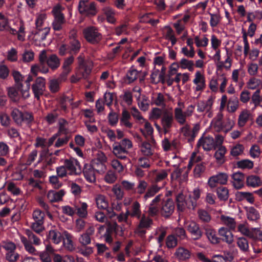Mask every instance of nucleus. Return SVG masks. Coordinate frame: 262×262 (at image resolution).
Masks as SVG:
<instances>
[{"label":"nucleus","mask_w":262,"mask_h":262,"mask_svg":"<svg viewBox=\"0 0 262 262\" xmlns=\"http://www.w3.org/2000/svg\"><path fill=\"white\" fill-rule=\"evenodd\" d=\"M201 191L199 188H195L192 195L189 194L188 199H186V191L181 190L176 193V200L179 211H184L186 209L194 210L197 205V201L200 198Z\"/></svg>","instance_id":"f257e3e1"},{"label":"nucleus","mask_w":262,"mask_h":262,"mask_svg":"<svg viewBox=\"0 0 262 262\" xmlns=\"http://www.w3.org/2000/svg\"><path fill=\"white\" fill-rule=\"evenodd\" d=\"M212 126L217 132L223 131L227 133L234 126L233 120L223 116H217L212 122Z\"/></svg>","instance_id":"f03ea898"},{"label":"nucleus","mask_w":262,"mask_h":262,"mask_svg":"<svg viewBox=\"0 0 262 262\" xmlns=\"http://www.w3.org/2000/svg\"><path fill=\"white\" fill-rule=\"evenodd\" d=\"M2 248L6 252L5 259L9 262H16L19 258L20 255L16 252V245L10 241H3L2 242Z\"/></svg>","instance_id":"7ed1b4c3"},{"label":"nucleus","mask_w":262,"mask_h":262,"mask_svg":"<svg viewBox=\"0 0 262 262\" xmlns=\"http://www.w3.org/2000/svg\"><path fill=\"white\" fill-rule=\"evenodd\" d=\"M83 34L86 40L92 44L98 43L102 38L101 33L93 26L85 28L83 30Z\"/></svg>","instance_id":"20e7f679"},{"label":"nucleus","mask_w":262,"mask_h":262,"mask_svg":"<svg viewBox=\"0 0 262 262\" xmlns=\"http://www.w3.org/2000/svg\"><path fill=\"white\" fill-rule=\"evenodd\" d=\"M79 13L86 16H94L97 13L95 2H90L88 0L80 1L78 5Z\"/></svg>","instance_id":"39448f33"},{"label":"nucleus","mask_w":262,"mask_h":262,"mask_svg":"<svg viewBox=\"0 0 262 262\" xmlns=\"http://www.w3.org/2000/svg\"><path fill=\"white\" fill-rule=\"evenodd\" d=\"M64 167H66L68 174L71 176L78 175L81 172V167L79 161L73 158L66 159L63 162Z\"/></svg>","instance_id":"423d86ee"},{"label":"nucleus","mask_w":262,"mask_h":262,"mask_svg":"<svg viewBox=\"0 0 262 262\" xmlns=\"http://www.w3.org/2000/svg\"><path fill=\"white\" fill-rule=\"evenodd\" d=\"M45 78L39 77L36 79L35 83L32 86L34 97L37 100L39 99L40 96L43 95V92L45 90Z\"/></svg>","instance_id":"0eeeda50"},{"label":"nucleus","mask_w":262,"mask_h":262,"mask_svg":"<svg viewBox=\"0 0 262 262\" xmlns=\"http://www.w3.org/2000/svg\"><path fill=\"white\" fill-rule=\"evenodd\" d=\"M95 232V228L93 226H90L85 232L81 234L78 239L79 243L83 247L89 245L91 243V236Z\"/></svg>","instance_id":"6e6552de"},{"label":"nucleus","mask_w":262,"mask_h":262,"mask_svg":"<svg viewBox=\"0 0 262 262\" xmlns=\"http://www.w3.org/2000/svg\"><path fill=\"white\" fill-rule=\"evenodd\" d=\"M228 180V176L225 173H220L215 176L211 177L208 182V184L211 188L215 187L216 184H225Z\"/></svg>","instance_id":"1a4fd4ad"},{"label":"nucleus","mask_w":262,"mask_h":262,"mask_svg":"<svg viewBox=\"0 0 262 262\" xmlns=\"http://www.w3.org/2000/svg\"><path fill=\"white\" fill-rule=\"evenodd\" d=\"M174 209V204L173 201L168 199L162 203L161 209V215L165 217H168L172 214Z\"/></svg>","instance_id":"9d476101"},{"label":"nucleus","mask_w":262,"mask_h":262,"mask_svg":"<svg viewBox=\"0 0 262 262\" xmlns=\"http://www.w3.org/2000/svg\"><path fill=\"white\" fill-rule=\"evenodd\" d=\"M197 146H202L204 150L209 151L212 148H215V142L213 137L207 136L201 138L197 143Z\"/></svg>","instance_id":"9b49d317"},{"label":"nucleus","mask_w":262,"mask_h":262,"mask_svg":"<svg viewBox=\"0 0 262 262\" xmlns=\"http://www.w3.org/2000/svg\"><path fill=\"white\" fill-rule=\"evenodd\" d=\"M187 230L192 235L194 240H198L202 236L203 233L199 225L194 222H190L188 223Z\"/></svg>","instance_id":"f8f14e48"},{"label":"nucleus","mask_w":262,"mask_h":262,"mask_svg":"<svg viewBox=\"0 0 262 262\" xmlns=\"http://www.w3.org/2000/svg\"><path fill=\"white\" fill-rule=\"evenodd\" d=\"M194 84L196 85L195 91H203L206 88V80L204 76L200 71H196L195 78L193 80Z\"/></svg>","instance_id":"ddd939ff"},{"label":"nucleus","mask_w":262,"mask_h":262,"mask_svg":"<svg viewBox=\"0 0 262 262\" xmlns=\"http://www.w3.org/2000/svg\"><path fill=\"white\" fill-rule=\"evenodd\" d=\"M113 152L118 158L126 160L127 162H129V159L126 156L128 151L124 149L117 143H115L113 145Z\"/></svg>","instance_id":"4468645a"},{"label":"nucleus","mask_w":262,"mask_h":262,"mask_svg":"<svg viewBox=\"0 0 262 262\" xmlns=\"http://www.w3.org/2000/svg\"><path fill=\"white\" fill-rule=\"evenodd\" d=\"M43 23L42 19L40 18H37L35 21L36 30L34 32L35 35H39L41 36L42 40L45 39L47 35L49 33V29L45 27L43 29H40L41 26Z\"/></svg>","instance_id":"2eb2a0df"},{"label":"nucleus","mask_w":262,"mask_h":262,"mask_svg":"<svg viewBox=\"0 0 262 262\" xmlns=\"http://www.w3.org/2000/svg\"><path fill=\"white\" fill-rule=\"evenodd\" d=\"M83 174L86 180L90 183H94L96 181V170L89 164H85L83 168Z\"/></svg>","instance_id":"dca6fc26"},{"label":"nucleus","mask_w":262,"mask_h":262,"mask_svg":"<svg viewBox=\"0 0 262 262\" xmlns=\"http://www.w3.org/2000/svg\"><path fill=\"white\" fill-rule=\"evenodd\" d=\"M219 233L222 237L223 241L228 244H231L233 242V235L227 228L222 227L219 230Z\"/></svg>","instance_id":"f3484780"},{"label":"nucleus","mask_w":262,"mask_h":262,"mask_svg":"<svg viewBox=\"0 0 262 262\" xmlns=\"http://www.w3.org/2000/svg\"><path fill=\"white\" fill-rule=\"evenodd\" d=\"M64 194L65 191L63 189L58 191L50 190L48 192L47 198L51 202H56L61 200Z\"/></svg>","instance_id":"a211bd4d"},{"label":"nucleus","mask_w":262,"mask_h":262,"mask_svg":"<svg viewBox=\"0 0 262 262\" xmlns=\"http://www.w3.org/2000/svg\"><path fill=\"white\" fill-rule=\"evenodd\" d=\"M95 201L97 208L99 209L105 210L108 207V201L103 194H97L95 197Z\"/></svg>","instance_id":"6ab92c4d"},{"label":"nucleus","mask_w":262,"mask_h":262,"mask_svg":"<svg viewBox=\"0 0 262 262\" xmlns=\"http://www.w3.org/2000/svg\"><path fill=\"white\" fill-rule=\"evenodd\" d=\"M20 239L26 251L32 255H37L38 254V252L36 250L35 247L33 246V243L30 242L27 237L23 235H21L20 236Z\"/></svg>","instance_id":"aec40b11"},{"label":"nucleus","mask_w":262,"mask_h":262,"mask_svg":"<svg viewBox=\"0 0 262 262\" xmlns=\"http://www.w3.org/2000/svg\"><path fill=\"white\" fill-rule=\"evenodd\" d=\"M232 178L233 185L235 188L240 189L243 186L245 177L243 173L241 172H235L232 174Z\"/></svg>","instance_id":"412c9836"},{"label":"nucleus","mask_w":262,"mask_h":262,"mask_svg":"<svg viewBox=\"0 0 262 262\" xmlns=\"http://www.w3.org/2000/svg\"><path fill=\"white\" fill-rule=\"evenodd\" d=\"M88 204L85 202H80L75 206L76 213L79 217L85 218L88 216Z\"/></svg>","instance_id":"4be33fe9"},{"label":"nucleus","mask_w":262,"mask_h":262,"mask_svg":"<svg viewBox=\"0 0 262 262\" xmlns=\"http://www.w3.org/2000/svg\"><path fill=\"white\" fill-rule=\"evenodd\" d=\"M164 183L161 184L160 185H158L156 184L151 185L147 188V190L144 195V198L145 200H147L149 198L154 196L157 192H159L161 188L164 187Z\"/></svg>","instance_id":"5701e85b"},{"label":"nucleus","mask_w":262,"mask_h":262,"mask_svg":"<svg viewBox=\"0 0 262 262\" xmlns=\"http://www.w3.org/2000/svg\"><path fill=\"white\" fill-rule=\"evenodd\" d=\"M68 46L69 52L71 54H77L80 51L81 46L78 39L69 40Z\"/></svg>","instance_id":"b1692460"},{"label":"nucleus","mask_w":262,"mask_h":262,"mask_svg":"<svg viewBox=\"0 0 262 262\" xmlns=\"http://www.w3.org/2000/svg\"><path fill=\"white\" fill-rule=\"evenodd\" d=\"M175 255L179 260H185L190 257L191 252L184 248L180 247L177 249Z\"/></svg>","instance_id":"393cba45"},{"label":"nucleus","mask_w":262,"mask_h":262,"mask_svg":"<svg viewBox=\"0 0 262 262\" xmlns=\"http://www.w3.org/2000/svg\"><path fill=\"white\" fill-rule=\"evenodd\" d=\"M236 244L240 250L246 253L249 251V245L247 239L244 237H238L236 239Z\"/></svg>","instance_id":"a878e982"},{"label":"nucleus","mask_w":262,"mask_h":262,"mask_svg":"<svg viewBox=\"0 0 262 262\" xmlns=\"http://www.w3.org/2000/svg\"><path fill=\"white\" fill-rule=\"evenodd\" d=\"M47 64L52 70H55L59 67L60 60L57 55L52 54L47 60Z\"/></svg>","instance_id":"bb28decb"},{"label":"nucleus","mask_w":262,"mask_h":262,"mask_svg":"<svg viewBox=\"0 0 262 262\" xmlns=\"http://www.w3.org/2000/svg\"><path fill=\"white\" fill-rule=\"evenodd\" d=\"M138 74V71L132 67L128 70L124 78L125 82L127 84L133 83L137 79Z\"/></svg>","instance_id":"cd10ccee"},{"label":"nucleus","mask_w":262,"mask_h":262,"mask_svg":"<svg viewBox=\"0 0 262 262\" xmlns=\"http://www.w3.org/2000/svg\"><path fill=\"white\" fill-rule=\"evenodd\" d=\"M227 152L226 148L224 146H220L214 154V157L218 163L223 164L225 162V155Z\"/></svg>","instance_id":"c85d7f7f"},{"label":"nucleus","mask_w":262,"mask_h":262,"mask_svg":"<svg viewBox=\"0 0 262 262\" xmlns=\"http://www.w3.org/2000/svg\"><path fill=\"white\" fill-rule=\"evenodd\" d=\"M131 217L140 219L142 215L140 204L137 201L133 203L130 207Z\"/></svg>","instance_id":"c756f323"},{"label":"nucleus","mask_w":262,"mask_h":262,"mask_svg":"<svg viewBox=\"0 0 262 262\" xmlns=\"http://www.w3.org/2000/svg\"><path fill=\"white\" fill-rule=\"evenodd\" d=\"M236 199L239 201L246 200L251 204H253L254 201L252 194L247 192H237L236 193Z\"/></svg>","instance_id":"7c9ffc66"},{"label":"nucleus","mask_w":262,"mask_h":262,"mask_svg":"<svg viewBox=\"0 0 262 262\" xmlns=\"http://www.w3.org/2000/svg\"><path fill=\"white\" fill-rule=\"evenodd\" d=\"M247 184L248 186L256 187L260 186L262 184V181L259 177L251 175L247 177Z\"/></svg>","instance_id":"2f4dec72"},{"label":"nucleus","mask_w":262,"mask_h":262,"mask_svg":"<svg viewBox=\"0 0 262 262\" xmlns=\"http://www.w3.org/2000/svg\"><path fill=\"white\" fill-rule=\"evenodd\" d=\"M168 172L165 170H161L156 172L154 177V181L156 184H158V183L161 182L165 184V179L167 177Z\"/></svg>","instance_id":"473e14b6"},{"label":"nucleus","mask_w":262,"mask_h":262,"mask_svg":"<svg viewBox=\"0 0 262 262\" xmlns=\"http://www.w3.org/2000/svg\"><path fill=\"white\" fill-rule=\"evenodd\" d=\"M205 232L208 239L211 243L215 244L220 242V238L217 237L214 230L210 228H206Z\"/></svg>","instance_id":"72a5a7b5"},{"label":"nucleus","mask_w":262,"mask_h":262,"mask_svg":"<svg viewBox=\"0 0 262 262\" xmlns=\"http://www.w3.org/2000/svg\"><path fill=\"white\" fill-rule=\"evenodd\" d=\"M141 132L142 133L143 135L146 138H149L151 140L152 142H155L154 139H153L152 134L154 129L152 127L150 123L146 122L144 124V128L141 129Z\"/></svg>","instance_id":"f704fd0d"},{"label":"nucleus","mask_w":262,"mask_h":262,"mask_svg":"<svg viewBox=\"0 0 262 262\" xmlns=\"http://www.w3.org/2000/svg\"><path fill=\"white\" fill-rule=\"evenodd\" d=\"M20 94H21V91L18 90L16 85L15 87H11L8 89V96L14 101H17L19 100Z\"/></svg>","instance_id":"c9c22d12"},{"label":"nucleus","mask_w":262,"mask_h":262,"mask_svg":"<svg viewBox=\"0 0 262 262\" xmlns=\"http://www.w3.org/2000/svg\"><path fill=\"white\" fill-rule=\"evenodd\" d=\"M172 120V116H163L162 118L161 123L165 134L168 132V129L171 126Z\"/></svg>","instance_id":"e433bc0d"},{"label":"nucleus","mask_w":262,"mask_h":262,"mask_svg":"<svg viewBox=\"0 0 262 262\" xmlns=\"http://www.w3.org/2000/svg\"><path fill=\"white\" fill-rule=\"evenodd\" d=\"M89 165L98 173L103 172L106 169L105 163L94 159L92 161L91 163Z\"/></svg>","instance_id":"4c0bfd02"},{"label":"nucleus","mask_w":262,"mask_h":262,"mask_svg":"<svg viewBox=\"0 0 262 262\" xmlns=\"http://www.w3.org/2000/svg\"><path fill=\"white\" fill-rule=\"evenodd\" d=\"M246 211L247 217L249 220L251 221H256L259 219V213L254 207H247Z\"/></svg>","instance_id":"58836bf2"},{"label":"nucleus","mask_w":262,"mask_h":262,"mask_svg":"<svg viewBox=\"0 0 262 262\" xmlns=\"http://www.w3.org/2000/svg\"><path fill=\"white\" fill-rule=\"evenodd\" d=\"M49 238L54 244H58L62 240L61 233L56 230H51L49 232Z\"/></svg>","instance_id":"ea45409f"},{"label":"nucleus","mask_w":262,"mask_h":262,"mask_svg":"<svg viewBox=\"0 0 262 262\" xmlns=\"http://www.w3.org/2000/svg\"><path fill=\"white\" fill-rule=\"evenodd\" d=\"M47 63H40L39 65H34L31 67V71L35 76H37V73L40 72L42 73H46L48 72V67L47 66Z\"/></svg>","instance_id":"a19ab883"},{"label":"nucleus","mask_w":262,"mask_h":262,"mask_svg":"<svg viewBox=\"0 0 262 262\" xmlns=\"http://www.w3.org/2000/svg\"><path fill=\"white\" fill-rule=\"evenodd\" d=\"M179 68L182 69H187L189 71L192 72L194 70V62L192 60H189L186 58H182L179 63Z\"/></svg>","instance_id":"79ce46f5"},{"label":"nucleus","mask_w":262,"mask_h":262,"mask_svg":"<svg viewBox=\"0 0 262 262\" xmlns=\"http://www.w3.org/2000/svg\"><path fill=\"white\" fill-rule=\"evenodd\" d=\"M14 121L18 125H21L23 123L28 124L33 119V116H13Z\"/></svg>","instance_id":"37998d69"},{"label":"nucleus","mask_w":262,"mask_h":262,"mask_svg":"<svg viewBox=\"0 0 262 262\" xmlns=\"http://www.w3.org/2000/svg\"><path fill=\"white\" fill-rule=\"evenodd\" d=\"M221 220L223 224L230 229L234 230L235 229L236 222L233 218L223 215L221 216Z\"/></svg>","instance_id":"c03bdc74"},{"label":"nucleus","mask_w":262,"mask_h":262,"mask_svg":"<svg viewBox=\"0 0 262 262\" xmlns=\"http://www.w3.org/2000/svg\"><path fill=\"white\" fill-rule=\"evenodd\" d=\"M25 234L28 237V240H29L30 242L33 243V244L38 246L41 244L40 238L34 234L30 230H26L25 231Z\"/></svg>","instance_id":"a18cd8bd"},{"label":"nucleus","mask_w":262,"mask_h":262,"mask_svg":"<svg viewBox=\"0 0 262 262\" xmlns=\"http://www.w3.org/2000/svg\"><path fill=\"white\" fill-rule=\"evenodd\" d=\"M238 107V100L236 97L229 99L227 103V108L229 113H234Z\"/></svg>","instance_id":"49530a36"},{"label":"nucleus","mask_w":262,"mask_h":262,"mask_svg":"<svg viewBox=\"0 0 262 262\" xmlns=\"http://www.w3.org/2000/svg\"><path fill=\"white\" fill-rule=\"evenodd\" d=\"M33 80V78L31 75H28L27 79L25 80V83L26 84V87L25 89L22 88L21 89V95L24 98H27L30 96L29 90L30 86V82L32 81Z\"/></svg>","instance_id":"de8ad7c7"},{"label":"nucleus","mask_w":262,"mask_h":262,"mask_svg":"<svg viewBox=\"0 0 262 262\" xmlns=\"http://www.w3.org/2000/svg\"><path fill=\"white\" fill-rule=\"evenodd\" d=\"M139 226V228H148L152 223V220L149 217L146 216L144 214L140 217Z\"/></svg>","instance_id":"09e8293b"},{"label":"nucleus","mask_w":262,"mask_h":262,"mask_svg":"<svg viewBox=\"0 0 262 262\" xmlns=\"http://www.w3.org/2000/svg\"><path fill=\"white\" fill-rule=\"evenodd\" d=\"M218 198L220 200L226 201L229 197L228 190L225 187H220L216 190Z\"/></svg>","instance_id":"8fccbe9b"},{"label":"nucleus","mask_w":262,"mask_h":262,"mask_svg":"<svg viewBox=\"0 0 262 262\" xmlns=\"http://www.w3.org/2000/svg\"><path fill=\"white\" fill-rule=\"evenodd\" d=\"M141 151L145 156H150L153 154V149L150 143L144 142L141 145Z\"/></svg>","instance_id":"3c124183"},{"label":"nucleus","mask_w":262,"mask_h":262,"mask_svg":"<svg viewBox=\"0 0 262 262\" xmlns=\"http://www.w3.org/2000/svg\"><path fill=\"white\" fill-rule=\"evenodd\" d=\"M52 12L54 15V21L59 23L62 24L65 23L64 15L60 12L58 8H54L52 10Z\"/></svg>","instance_id":"603ef678"},{"label":"nucleus","mask_w":262,"mask_h":262,"mask_svg":"<svg viewBox=\"0 0 262 262\" xmlns=\"http://www.w3.org/2000/svg\"><path fill=\"white\" fill-rule=\"evenodd\" d=\"M12 75L15 80V85L18 90L21 89L23 88L21 81H23V77L22 75L18 71H14L12 73Z\"/></svg>","instance_id":"864d4df0"},{"label":"nucleus","mask_w":262,"mask_h":262,"mask_svg":"<svg viewBox=\"0 0 262 262\" xmlns=\"http://www.w3.org/2000/svg\"><path fill=\"white\" fill-rule=\"evenodd\" d=\"M237 230L241 232L243 235L248 237H252L251 233L252 232V228L249 229L245 224H240L238 225Z\"/></svg>","instance_id":"5fc2aeb1"},{"label":"nucleus","mask_w":262,"mask_h":262,"mask_svg":"<svg viewBox=\"0 0 262 262\" xmlns=\"http://www.w3.org/2000/svg\"><path fill=\"white\" fill-rule=\"evenodd\" d=\"M43 224V222H34L31 223L30 227L35 232L40 234L45 230Z\"/></svg>","instance_id":"6e6d98bb"},{"label":"nucleus","mask_w":262,"mask_h":262,"mask_svg":"<svg viewBox=\"0 0 262 262\" xmlns=\"http://www.w3.org/2000/svg\"><path fill=\"white\" fill-rule=\"evenodd\" d=\"M237 166L241 169H251L253 167V163L251 160L245 159L238 161Z\"/></svg>","instance_id":"4d7b16f0"},{"label":"nucleus","mask_w":262,"mask_h":262,"mask_svg":"<svg viewBox=\"0 0 262 262\" xmlns=\"http://www.w3.org/2000/svg\"><path fill=\"white\" fill-rule=\"evenodd\" d=\"M178 244V239L174 235L171 234L166 238V245L168 248H173Z\"/></svg>","instance_id":"13d9d810"},{"label":"nucleus","mask_w":262,"mask_h":262,"mask_svg":"<svg viewBox=\"0 0 262 262\" xmlns=\"http://www.w3.org/2000/svg\"><path fill=\"white\" fill-rule=\"evenodd\" d=\"M34 222H43L44 223L45 213L39 209L34 211L32 214Z\"/></svg>","instance_id":"bf43d9fd"},{"label":"nucleus","mask_w":262,"mask_h":262,"mask_svg":"<svg viewBox=\"0 0 262 262\" xmlns=\"http://www.w3.org/2000/svg\"><path fill=\"white\" fill-rule=\"evenodd\" d=\"M210 16V25L211 27L214 28L217 26L220 23L221 17L219 13L212 14L209 12Z\"/></svg>","instance_id":"052dcab7"},{"label":"nucleus","mask_w":262,"mask_h":262,"mask_svg":"<svg viewBox=\"0 0 262 262\" xmlns=\"http://www.w3.org/2000/svg\"><path fill=\"white\" fill-rule=\"evenodd\" d=\"M198 213L199 217L202 222L208 223L211 220V216L207 211L201 209L199 210Z\"/></svg>","instance_id":"680f3d73"},{"label":"nucleus","mask_w":262,"mask_h":262,"mask_svg":"<svg viewBox=\"0 0 262 262\" xmlns=\"http://www.w3.org/2000/svg\"><path fill=\"white\" fill-rule=\"evenodd\" d=\"M244 147L242 144H236L231 150L230 154L233 157L241 155L244 151Z\"/></svg>","instance_id":"e2e57ef3"},{"label":"nucleus","mask_w":262,"mask_h":262,"mask_svg":"<svg viewBox=\"0 0 262 262\" xmlns=\"http://www.w3.org/2000/svg\"><path fill=\"white\" fill-rule=\"evenodd\" d=\"M205 170V166L204 163L198 164L194 170L193 173L195 178H199L201 176V174L204 172Z\"/></svg>","instance_id":"0e129e2a"},{"label":"nucleus","mask_w":262,"mask_h":262,"mask_svg":"<svg viewBox=\"0 0 262 262\" xmlns=\"http://www.w3.org/2000/svg\"><path fill=\"white\" fill-rule=\"evenodd\" d=\"M174 234L180 240H183L187 238L186 231L185 229L182 227L176 228L174 231Z\"/></svg>","instance_id":"69168bd1"},{"label":"nucleus","mask_w":262,"mask_h":262,"mask_svg":"<svg viewBox=\"0 0 262 262\" xmlns=\"http://www.w3.org/2000/svg\"><path fill=\"white\" fill-rule=\"evenodd\" d=\"M117 179V176L115 172L113 171L110 170L106 173L104 180L105 182L108 184H112L114 183Z\"/></svg>","instance_id":"338daca9"},{"label":"nucleus","mask_w":262,"mask_h":262,"mask_svg":"<svg viewBox=\"0 0 262 262\" xmlns=\"http://www.w3.org/2000/svg\"><path fill=\"white\" fill-rule=\"evenodd\" d=\"M251 235L252 237H250V238L262 241V231L259 228H253Z\"/></svg>","instance_id":"774afa93"}]
</instances>
